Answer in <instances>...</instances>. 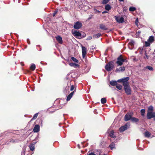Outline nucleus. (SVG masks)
<instances>
[{"label": "nucleus", "instance_id": "nucleus-6", "mask_svg": "<svg viewBox=\"0 0 155 155\" xmlns=\"http://www.w3.org/2000/svg\"><path fill=\"white\" fill-rule=\"evenodd\" d=\"M82 25V24L79 21H77L74 25V28L76 29H80Z\"/></svg>", "mask_w": 155, "mask_h": 155}, {"label": "nucleus", "instance_id": "nucleus-38", "mask_svg": "<svg viewBox=\"0 0 155 155\" xmlns=\"http://www.w3.org/2000/svg\"><path fill=\"white\" fill-rule=\"evenodd\" d=\"M58 12V10H55L54 13L53 14V17H54L55 16V15L57 13V12Z\"/></svg>", "mask_w": 155, "mask_h": 155}, {"label": "nucleus", "instance_id": "nucleus-48", "mask_svg": "<svg viewBox=\"0 0 155 155\" xmlns=\"http://www.w3.org/2000/svg\"><path fill=\"white\" fill-rule=\"evenodd\" d=\"M92 37L91 36H90L88 37V38L87 39V40H90L92 39Z\"/></svg>", "mask_w": 155, "mask_h": 155}, {"label": "nucleus", "instance_id": "nucleus-1", "mask_svg": "<svg viewBox=\"0 0 155 155\" xmlns=\"http://www.w3.org/2000/svg\"><path fill=\"white\" fill-rule=\"evenodd\" d=\"M114 68V62L111 61L106 64L105 67V69L107 71H110L112 70Z\"/></svg>", "mask_w": 155, "mask_h": 155}, {"label": "nucleus", "instance_id": "nucleus-25", "mask_svg": "<svg viewBox=\"0 0 155 155\" xmlns=\"http://www.w3.org/2000/svg\"><path fill=\"white\" fill-rule=\"evenodd\" d=\"M102 35L100 33H99L97 34L94 35V38H98L101 36Z\"/></svg>", "mask_w": 155, "mask_h": 155}, {"label": "nucleus", "instance_id": "nucleus-31", "mask_svg": "<svg viewBox=\"0 0 155 155\" xmlns=\"http://www.w3.org/2000/svg\"><path fill=\"white\" fill-rule=\"evenodd\" d=\"M146 68L151 71H153V68L149 66H146Z\"/></svg>", "mask_w": 155, "mask_h": 155}, {"label": "nucleus", "instance_id": "nucleus-30", "mask_svg": "<svg viewBox=\"0 0 155 155\" xmlns=\"http://www.w3.org/2000/svg\"><path fill=\"white\" fill-rule=\"evenodd\" d=\"M116 87L119 90H121L122 89V86L117 84L116 86Z\"/></svg>", "mask_w": 155, "mask_h": 155}, {"label": "nucleus", "instance_id": "nucleus-56", "mask_svg": "<svg viewBox=\"0 0 155 155\" xmlns=\"http://www.w3.org/2000/svg\"><path fill=\"white\" fill-rule=\"evenodd\" d=\"M153 57H154H154H155V56H154V55H153Z\"/></svg>", "mask_w": 155, "mask_h": 155}, {"label": "nucleus", "instance_id": "nucleus-44", "mask_svg": "<svg viewBox=\"0 0 155 155\" xmlns=\"http://www.w3.org/2000/svg\"><path fill=\"white\" fill-rule=\"evenodd\" d=\"M74 86L73 85H72L71 87V89H70V91H73L74 89Z\"/></svg>", "mask_w": 155, "mask_h": 155}, {"label": "nucleus", "instance_id": "nucleus-33", "mask_svg": "<svg viewBox=\"0 0 155 155\" xmlns=\"http://www.w3.org/2000/svg\"><path fill=\"white\" fill-rule=\"evenodd\" d=\"M136 10L135 7H131L129 8V11L131 12H134Z\"/></svg>", "mask_w": 155, "mask_h": 155}, {"label": "nucleus", "instance_id": "nucleus-32", "mask_svg": "<svg viewBox=\"0 0 155 155\" xmlns=\"http://www.w3.org/2000/svg\"><path fill=\"white\" fill-rule=\"evenodd\" d=\"M71 60L74 62H75L77 63H78V61L74 57H72L71 58Z\"/></svg>", "mask_w": 155, "mask_h": 155}, {"label": "nucleus", "instance_id": "nucleus-24", "mask_svg": "<svg viewBox=\"0 0 155 155\" xmlns=\"http://www.w3.org/2000/svg\"><path fill=\"white\" fill-rule=\"evenodd\" d=\"M105 9L107 11H109L111 9V7L109 4H107L105 6Z\"/></svg>", "mask_w": 155, "mask_h": 155}, {"label": "nucleus", "instance_id": "nucleus-34", "mask_svg": "<svg viewBox=\"0 0 155 155\" xmlns=\"http://www.w3.org/2000/svg\"><path fill=\"white\" fill-rule=\"evenodd\" d=\"M134 41L133 40H131L129 43V45L131 46L132 47L134 45Z\"/></svg>", "mask_w": 155, "mask_h": 155}, {"label": "nucleus", "instance_id": "nucleus-22", "mask_svg": "<svg viewBox=\"0 0 155 155\" xmlns=\"http://www.w3.org/2000/svg\"><path fill=\"white\" fill-rule=\"evenodd\" d=\"M131 120L132 122L135 123L139 121V120L138 118L132 117Z\"/></svg>", "mask_w": 155, "mask_h": 155}, {"label": "nucleus", "instance_id": "nucleus-8", "mask_svg": "<svg viewBox=\"0 0 155 155\" xmlns=\"http://www.w3.org/2000/svg\"><path fill=\"white\" fill-rule=\"evenodd\" d=\"M72 34L73 35L76 37H80L81 36V33L79 31L72 30Z\"/></svg>", "mask_w": 155, "mask_h": 155}, {"label": "nucleus", "instance_id": "nucleus-28", "mask_svg": "<svg viewBox=\"0 0 155 155\" xmlns=\"http://www.w3.org/2000/svg\"><path fill=\"white\" fill-rule=\"evenodd\" d=\"M153 110V106H150L148 108L147 112H152Z\"/></svg>", "mask_w": 155, "mask_h": 155}, {"label": "nucleus", "instance_id": "nucleus-2", "mask_svg": "<svg viewBox=\"0 0 155 155\" xmlns=\"http://www.w3.org/2000/svg\"><path fill=\"white\" fill-rule=\"evenodd\" d=\"M126 59L124 58L123 57L122 55H120L117 58V61H116V64L117 66H121L123 64V62H125Z\"/></svg>", "mask_w": 155, "mask_h": 155}, {"label": "nucleus", "instance_id": "nucleus-12", "mask_svg": "<svg viewBox=\"0 0 155 155\" xmlns=\"http://www.w3.org/2000/svg\"><path fill=\"white\" fill-rule=\"evenodd\" d=\"M55 38L58 43L60 44H62L63 41L61 37L59 35H58L55 37Z\"/></svg>", "mask_w": 155, "mask_h": 155}, {"label": "nucleus", "instance_id": "nucleus-35", "mask_svg": "<svg viewBox=\"0 0 155 155\" xmlns=\"http://www.w3.org/2000/svg\"><path fill=\"white\" fill-rule=\"evenodd\" d=\"M145 109H141L140 110V112L141 113V115L142 116H143L144 115V113L145 112Z\"/></svg>", "mask_w": 155, "mask_h": 155}, {"label": "nucleus", "instance_id": "nucleus-10", "mask_svg": "<svg viewBox=\"0 0 155 155\" xmlns=\"http://www.w3.org/2000/svg\"><path fill=\"white\" fill-rule=\"evenodd\" d=\"M123 81V86L129 84V82L127 81L129 80V78L128 77H127L122 78Z\"/></svg>", "mask_w": 155, "mask_h": 155}, {"label": "nucleus", "instance_id": "nucleus-43", "mask_svg": "<svg viewBox=\"0 0 155 155\" xmlns=\"http://www.w3.org/2000/svg\"><path fill=\"white\" fill-rule=\"evenodd\" d=\"M74 64H75V63H72V62L70 63H69V65L71 66V67H74Z\"/></svg>", "mask_w": 155, "mask_h": 155}, {"label": "nucleus", "instance_id": "nucleus-5", "mask_svg": "<svg viewBox=\"0 0 155 155\" xmlns=\"http://www.w3.org/2000/svg\"><path fill=\"white\" fill-rule=\"evenodd\" d=\"M130 126V124L128 123H127L123 126L121 127L119 129V130L120 132H122L125 130H127L129 128V126Z\"/></svg>", "mask_w": 155, "mask_h": 155}, {"label": "nucleus", "instance_id": "nucleus-23", "mask_svg": "<svg viewBox=\"0 0 155 155\" xmlns=\"http://www.w3.org/2000/svg\"><path fill=\"white\" fill-rule=\"evenodd\" d=\"M144 136L146 137H149L151 135V134L148 131H147L144 133Z\"/></svg>", "mask_w": 155, "mask_h": 155}, {"label": "nucleus", "instance_id": "nucleus-42", "mask_svg": "<svg viewBox=\"0 0 155 155\" xmlns=\"http://www.w3.org/2000/svg\"><path fill=\"white\" fill-rule=\"evenodd\" d=\"M150 42H146L145 45L146 46H149L150 45Z\"/></svg>", "mask_w": 155, "mask_h": 155}, {"label": "nucleus", "instance_id": "nucleus-13", "mask_svg": "<svg viewBox=\"0 0 155 155\" xmlns=\"http://www.w3.org/2000/svg\"><path fill=\"white\" fill-rule=\"evenodd\" d=\"M125 70V68L123 66L120 67L119 68H117L115 70V71L116 72H123Z\"/></svg>", "mask_w": 155, "mask_h": 155}, {"label": "nucleus", "instance_id": "nucleus-21", "mask_svg": "<svg viewBox=\"0 0 155 155\" xmlns=\"http://www.w3.org/2000/svg\"><path fill=\"white\" fill-rule=\"evenodd\" d=\"M29 147L30 149V150L32 151H33L35 149V146L34 144L31 143L29 145Z\"/></svg>", "mask_w": 155, "mask_h": 155}, {"label": "nucleus", "instance_id": "nucleus-20", "mask_svg": "<svg viewBox=\"0 0 155 155\" xmlns=\"http://www.w3.org/2000/svg\"><path fill=\"white\" fill-rule=\"evenodd\" d=\"M154 41V38L153 36H151L149 37V38L148 39V41L149 42L152 43Z\"/></svg>", "mask_w": 155, "mask_h": 155}, {"label": "nucleus", "instance_id": "nucleus-52", "mask_svg": "<svg viewBox=\"0 0 155 155\" xmlns=\"http://www.w3.org/2000/svg\"><path fill=\"white\" fill-rule=\"evenodd\" d=\"M91 17H89V18H88V19H87V20H89L90 19H91Z\"/></svg>", "mask_w": 155, "mask_h": 155}, {"label": "nucleus", "instance_id": "nucleus-41", "mask_svg": "<svg viewBox=\"0 0 155 155\" xmlns=\"http://www.w3.org/2000/svg\"><path fill=\"white\" fill-rule=\"evenodd\" d=\"M97 155H100L101 153V150H97Z\"/></svg>", "mask_w": 155, "mask_h": 155}, {"label": "nucleus", "instance_id": "nucleus-46", "mask_svg": "<svg viewBox=\"0 0 155 155\" xmlns=\"http://www.w3.org/2000/svg\"><path fill=\"white\" fill-rule=\"evenodd\" d=\"M138 19L137 18L136 19V20H135V24L136 25H138Z\"/></svg>", "mask_w": 155, "mask_h": 155}, {"label": "nucleus", "instance_id": "nucleus-51", "mask_svg": "<svg viewBox=\"0 0 155 155\" xmlns=\"http://www.w3.org/2000/svg\"><path fill=\"white\" fill-rule=\"evenodd\" d=\"M107 13V12L106 11H104V12H102V13L103 14H104V13Z\"/></svg>", "mask_w": 155, "mask_h": 155}, {"label": "nucleus", "instance_id": "nucleus-15", "mask_svg": "<svg viewBox=\"0 0 155 155\" xmlns=\"http://www.w3.org/2000/svg\"><path fill=\"white\" fill-rule=\"evenodd\" d=\"M109 140H110V142H111V144L109 145V147L111 149V150H112L115 147V144L114 142H112V140L111 138H109L108 137Z\"/></svg>", "mask_w": 155, "mask_h": 155}, {"label": "nucleus", "instance_id": "nucleus-55", "mask_svg": "<svg viewBox=\"0 0 155 155\" xmlns=\"http://www.w3.org/2000/svg\"><path fill=\"white\" fill-rule=\"evenodd\" d=\"M154 117V120H155V117Z\"/></svg>", "mask_w": 155, "mask_h": 155}, {"label": "nucleus", "instance_id": "nucleus-4", "mask_svg": "<svg viewBox=\"0 0 155 155\" xmlns=\"http://www.w3.org/2000/svg\"><path fill=\"white\" fill-rule=\"evenodd\" d=\"M133 114V112H131L130 113H127L124 117V120L125 121H127L129 120H131L132 117V116Z\"/></svg>", "mask_w": 155, "mask_h": 155}, {"label": "nucleus", "instance_id": "nucleus-11", "mask_svg": "<svg viewBox=\"0 0 155 155\" xmlns=\"http://www.w3.org/2000/svg\"><path fill=\"white\" fill-rule=\"evenodd\" d=\"M114 17L117 22L119 23H122L124 22V18L122 17L119 19H118V17L117 16H115Z\"/></svg>", "mask_w": 155, "mask_h": 155}, {"label": "nucleus", "instance_id": "nucleus-3", "mask_svg": "<svg viewBox=\"0 0 155 155\" xmlns=\"http://www.w3.org/2000/svg\"><path fill=\"white\" fill-rule=\"evenodd\" d=\"M124 86V90L127 94L128 95L131 94V90L129 84Z\"/></svg>", "mask_w": 155, "mask_h": 155}, {"label": "nucleus", "instance_id": "nucleus-54", "mask_svg": "<svg viewBox=\"0 0 155 155\" xmlns=\"http://www.w3.org/2000/svg\"><path fill=\"white\" fill-rule=\"evenodd\" d=\"M119 1H120V2H122V1H124V0H119Z\"/></svg>", "mask_w": 155, "mask_h": 155}, {"label": "nucleus", "instance_id": "nucleus-7", "mask_svg": "<svg viewBox=\"0 0 155 155\" xmlns=\"http://www.w3.org/2000/svg\"><path fill=\"white\" fill-rule=\"evenodd\" d=\"M153 117H155V112H147V118L150 119Z\"/></svg>", "mask_w": 155, "mask_h": 155}, {"label": "nucleus", "instance_id": "nucleus-27", "mask_svg": "<svg viewBox=\"0 0 155 155\" xmlns=\"http://www.w3.org/2000/svg\"><path fill=\"white\" fill-rule=\"evenodd\" d=\"M107 100L105 98H103L101 99V102L102 104H104L106 103Z\"/></svg>", "mask_w": 155, "mask_h": 155}, {"label": "nucleus", "instance_id": "nucleus-39", "mask_svg": "<svg viewBox=\"0 0 155 155\" xmlns=\"http://www.w3.org/2000/svg\"><path fill=\"white\" fill-rule=\"evenodd\" d=\"M144 54L146 56V57L147 58V59H150V56L147 54L146 51H145Z\"/></svg>", "mask_w": 155, "mask_h": 155}, {"label": "nucleus", "instance_id": "nucleus-18", "mask_svg": "<svg viewBox=\"0 0 155 155\" xmlns=\"http://www.w3.org/2000/svg\"><path fill=\"white\" fill-rule=\"evenodd\" d=\"M74 91H73L72 92H71L70 94H69L68 96H67V101H69L70 99L72 97L74 93Z\"/></svg>", "mask_w": 155, "mask_h": 155}, {"label": "nucleus", "instance_id": "nucleus-37", "mask_svg": "<svg viewBox=\"0 0 155 155\" xmlns=\"http://www.w3.org/2000/svg\"><path fill=\"white\" fill-rule=\"evenodd\" d=\"M86 36V34L84 32H83L82 34H81V38H83L85 37Z\"/></svg>", "mask_w": 155, "mask_h": 155}, {"label": "nucleus", "instance_id": "nucleus-29", "mask_svg": "<svg viewBox=\"0 0 155 155\" xmlns=\"http://www.w3.org/2000/svg\"><path fill=\"white\" fill-rule=\"evenodd\" d=\"M38 113H37L35 114L33 116V117L32 118V119L31 120V121L32 120L35 119L38 116Z\"/></svg>", "mask_w": 155, "mask_h": 155}, {"label": "nucleus", "instance_id": "nucleus-14", "mask_svg": "<svg viewBox=\"0 0 155 155\" xmlns=\"http://www.w3.org/2000/svg\"><path fill=\"white\" fill-rule=\"evenodd\" d=\"M40 129L39 125H36L35 126L33 129V131L37 133L39 131Z\"/></svg>", "mask_w": 155, "mask_h": 155}, {"label": "nucleus", "instance_id": "nucleus-47", "mask_svg": "<svg viewBox=\"0 0 155 155\" xmlns=\"http://www.w3.org/2000/svg\"><path fill=\"white\" fill-rule=\"evenodd\" d=\"M88 155H96V154H94V153H91L88 154Z\"/></svg>", "mask_w": 155, "mask_h": 155}, {"label": "nucleus", "instance_id": "nucleus-50", "mask_svg": "<svg viewBox=\"0 0 155 155\" xmlns=\"http://www.w3.org/2000/svg\"><path fill=\"white\" fill-rule=\"evenodd\" d=\"M10 142L12 143H14L15 142V141L14 140H12L10 141Z\"/></svg>", "mask_w": 155, "mask_h": 155}, {"label": "nucleus", "instance_id": "nucleus-40", "mask_svg": "<svg viewBox=\"0 0 155 155\" xmlns=\"http://www.w3.org/2000/svg\"><path fill=\"white\" fill-rule=\"evenodd\" d=\"M141 32V31L140 30H138V31H136V34L137 35L139 36Z\"/></svg>", "mask_w": 155, "mask_h": 155}, {"label": "nucleus", "instance_id": "nucleus-49", "mask_svg": "<svg viewBox=\"0 0 155 155\" xmlns=\"http://www.w3.org/2000/svg\"><path fill=\"white\" fill-rule=\"evenodd\" d=\"M79 66V64L75 63L74 66V67L76 68L77 67H78Z\"/></svg>", "mask_w": 155, "mask_h": 155}, {"label": "nucleus", "instance_id": "nucleus-36", "mask_svg": "<svg viewBox=\"0 0 155 155\" xmlns=\"http://www.w3.org/2000/svg\"><path fill=\"white\" fill-rule=\"evenodd\" d=\"M110 1V0H103L102 3L103 4H106L107 3Z\"/></svg>", "mask_w": 155, "mask_h": 155}, {"label": "nucleus", "instance_id": "nucleus-53", "mask_svg": "<svg viewBox=\"0 0 155 155\" xmlns=\"http://www.w3.org/2000/svg\"><path fill=\"white\" fill-rule=\"evenodd\" d=\"M153 54H155V50H154V52H153Z\"/></svg>", "mask_w": 155, "mask_h": 155}, {"label": "nucleus", "instance_id": "nucleus-45", "mask_svg": "<svg viewBox=\"0 0 155 155\" xmlns=\"http://www.w3.org/2000/svg\"><path fill=\"white\" fill-rule=\"evenodd\" d=\"M117 82H119V83L122 82L123 83V81H122V79H120L118 80L117 81Z\"/></svg>", "mask_w": 155, "mask_h": 155}, {"label": "nucleus", "instance_id": "nucleus-19", "mask_svg": "<svg viewBox=\"0 0 155 155\" xmlns=\"http://www.w3.org/2000/svg\"><path fill=\"white\" fill-rule=\"evenodd\" d=\"M110 84L111 86H114L117 85V81L112 80L110 82Z\"/></svg>", "mask_w": 155, "mask_h": 155}, {"label": "nucleus", "instance_id": "nucleus-17", "mask_svg": "<svg viewBox=\"0 0 155 155\" xmlns=\"http://www.w3.org/2000/svg\"><path fill=\"white\" fill-rule=\"evenodd\" d=\"M100 28L102 30H106L108 29V28L104 24H101L100 25Z\"/></svg>", "mask_w": 155, "mask_h": 155}, {"label": "nucleus", "instance_id": "nucleus-26", "mask_svg": "<svg viewBox=\"0 0 155 155\" xmlns=\"http://www.w3.org/2000/svg\"><path fill=\"white\" fill-rule=\"evenodd\" d=\"M35 68L36 66L35 64H33L30 66V69L31 70L33 71L35 69Z\"/></svg>", "mask_w": 155, "mask_h": 155}, {"label": "nucleus", "instance_id": "nucleus-16", "mask_svg": "<svg viewBox=\"0 0 155 155\" xmlns=\"http://www.w3.org/2000/svg\"><path fill=\"white\" fill-rule=\"evenodd\" d=\"M109 136L112 138H116V136L115 134L114 133L113 130L111 131L109 133Z\"/></svg>", "mask_w": 155, "mask_h": 155}, {"label": "nucleus", "instance_id": "nucleus-9", "mask_svg": "<svg viewBox=\"0 0 155 155\" xmlns=\"http://www.w3.org/2000/svg\"><path fill=\"white\" fill-rule=\"evenodd\" d=\"M82 58H84L86 57V55L87 53V49L85 47H82Z\"/></svg>", "mask_w": 155, "mask_h": 155}]
</instances>
